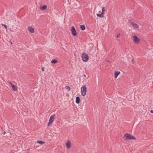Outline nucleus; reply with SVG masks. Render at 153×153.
<instances>
[{
	"mask_svg": "<svg viewBox=\"0 0 153 153\" xmlns=\"http://www.w3.org/2000/svg\"><path fill=\"white\" fill-rule=\"evenodd\" d=\"M81 57L83 61L85 62H87L88 61L89 56L88 54L85 53H82Z\"/></svg>",
	"mask_w": 153,
	"mask_h": 153,
	"instance_id": "1",
	"label": "nucleus"
},
{
	"mask_svg": "<svg viewBox=\"0 0 153 153\" xmlns=\"http://www.w3.org/2000/svg\"><path fill=\"white\" fill-rule=\"evenodd\" d=\"M126 140H135L136 138L130 134L126 133L124 135Z\"/></svg>",
	"mask_w": 153,
	"mask_h": 153,
	"instance_id": "2",
	"label": "nucleus"
},
{
	"mask_svg": "<svg viewBox=\"0 0 153 153\" xmlns=\"http://www.w3.org/2000/svg\"><path fill=\"white\" fill-rule=\"evenodd\" d=\"M81 94L83 96H85L87 92V88L85 86L83 85L81 88Z\"/></svg>",
	"mask_w": 153,
	"mask_h": 153,
	"instance_id": "3",
	"label": "nucleus"
},
{
	"mask_svg": "<svg viewBox=\"0 0 153 153\" xmlns=\"http://www.w3.org/2000/svg\"><path fill=\"white\" fill-rule=\"evenodd\" d=\"M71 33L73 36H75L77 35V33L76 30L74 26H72L71 27Z\"/></svg>",
	"mask_w": 153,
	"mask_h": 153,
	"instance_id": "4",
	"label": "nucleus"
},
{
	"mask_svg": "<svg viewBox=\"0 0 153 153\" xmlns=\"http://www.w3.org/2000/svg\"><path fill=\"white\" fill-rule=\"evenodd\" d=\"M133 38L134 39V42L138 44L139 43L140 41V39H139L137 36L136 35H134L133 36Z\"/></svg>",
	"mask_w": 153,
	"mask_h": 153,
	"instance_id": "5",
	"label": "nucleus"
},
{
	"mask_svg": "<svg viewBox=\"0 0 153 153\" xmlns=\"http://www.w3.org/2000/svg\"><path fill=\"white\" fill-rule=\"evenodd\" d=\"M55 114H53V115H52L50 118L49 121L51 123H52L54 120V118L55 117Z\"/></svg>",
	"mask_w": 153,
	"mask_h": 153,
	"instance_id": "6",
	"label": "nucleus"
},
{
	"mask_svg": "<svg viewBox=\"0 0 153 153\" xmlns=\"http://www.w3.org/2000/svg\"><path fill=\"white\" fill-rule=\"evenodd\" d=\"M66 144L67 149H69L71 146V142L69 140H68Z\"/></svg>",
	"mask_w": 153,
	"mask_h": 153,
	"instance_id": "7",
	"label": "nucleus"
},
{
	"mask_svg": "<svg viewBox=\"0 0 153 153\" xmlns=\"http://www.w3.org/2000/svg\"><path fill=\"white\" fill-rule=\"evenodd\" d=\"M131 24L134 28H137L139 27L138 25L137 24L135 23L134 22H132L131 23Z\"/></svg>",
	"mask_w": 153,
	"mask_h": 153,
	"instance_id": "8",
	"label": "nucleus"
},
{
	"mask_svg": "<svg viewBox=\"0 0 153 153\" xmlns=\"http://www.w3.org/2000/svg\"><path fill=\"white\" fill-rule=\"evenodd\" d=\"M12 88L13 90V91H16L18 90L17 86L14 84L12 85Z\"/></svg>",
	"mask_w": 153,
	"mask_h": 153,
	"instance_id": "9",
	"label": "nucleus"
},
{
	"mask_svg": "<svg viewBox=\"0 0 153 153\" xmlns=\"http://www.w3.org/2000/svg\"><path fill=\"white\" fill-rule=\"evenodd\" d=\"M40 9L42 10H46L47 8V6L46 5L42 6L40 7Z\"/></svg>",
	"mask_w": 153,
	"mask_h": 153,
	"instance_id": "10",
	"label": "nucleus"
},
{
	"mask_svg": "<svg viewBox=\"0 0 153 153\" xmlns=\"http://www.w3.org/2000/svg\"><path fill=\"white\" fill-rule=\"evenodd\" d=\"M120 74V72L119 71H116L114 72L115 78H116L119 74Z\"/></svg>",
	"mask_w": 153,
	"mask_h": 153,
	"instance_id": "11",
	"label": "nucleus"
},
{
	"mask_svg": "<svg viewBox=\"0 0 153 153\" xmlns=\"http://www.w3.org/2000/svg\"><path fill=\"white\" fill-rule=\"evenodd\" d=\"M28 30L31 33H33L34 32V29L31 27H28Z\"/></svg>",
	"mask_w": 153,
	"mask_h": 153,
	"instance_id": "12",
	"label": "nucleus"
},
{
	"mask_svg": "<svg viewBox=\"0 0 153 153\" xmlns=\"http://www.w3.org/2000/svg\"><path fill=\"white\" fill-rule=\"evenodd\" d=\"M76 102L77 104H79L80 103V98L79 97H76Z\"/></svg>",
	"mask_w": 153,
	"mask_h": 153,
	"instance_id": "13",
	"label": "nucleus"
},
{
	"mask_svg": "<svg viewBox=\"0 0 153 153\" xmlns=\"http://www.w3.org/2000/svg\"><path fill=\"white\" fill-rule=\"evenodd\" d=\"M80 27L81 29L82 30H84L85 29V27L84 25H81Z\"/></svg>",
	"mask_w": 153,
	"mask_h": 153,
	"instance_id": "14",
	"label": "nucleus"
},
{
	"mask_svg": "<svg viewBox=\"0 0 153 153\" xmlns=\"http://www.w3.org/2000/svg\"><path fill=\"white\" fill-rule=\"evenodd\" d=\"M37 143H38L40 144L41 145H42L45 143V142L44 141L40 140H38L37 141Z\"/></svg>",
	"mask_w": 153,
	"mask_h": 153,
	"instance_id": "15",
	"label": "nucleus"
},
{
	"mask_svg": "<svg viewBox=\"0 0 153 153\" xmlns=\"http://www.w3.org/2000/svg\"><path fill=\"white\" fill-rule=\"evenodd\" d=\"M51 62L52 63L55 64L57 62V60L56 59H54L52 60Z\"/></svg>",
	"mask_w": 153,
	"mask_h": 153,
	"instance_id": "16",
	"label": "nucleus"
},
{
	"mask_svg": "<svg viewBox=\"0 0 153 153\" xmlns=\"http://www.w3.org/2000/svg\"><path fill=\"white\" fill-rule=\"evenodd\" d=\"M97 16L98 17H99L100 18L103 17V15L101 13L100 14H97Z\"/></svg>",
	"mask_w": 153,
	"mask_h": 153,
	"instance_id": "17",
	"label": "nucleus"
},
{
	"mask_svg": "<svg viewBox=\"0 0 153 153\" xmlns=\"http://www.w3.org/2000/svg\"><path fill=\"white\" fill-rule=\"evenodd\" d=\"M105 7H102V11L101 13L103 15L104 14V12L105 11Z\"/></svg>",
	"mask_w": 153,
	"mask_h": 153,
	"instance_id": "18",
	"label": "nucleus"
},
{
	"mask_svg": "<svg viewBox=\"0 0 153 153\" xmlns=\"http://www.w3.org/2000/svg\"><path fill=\"white\" fill-rule=\"evenodd\" d=\"M1 25L2 26H4V27H5V29H7V25H4V24H1Z\"/></svg>",
	"mask_w": 153,
	"mask_h": 153,
	"instance_id": "19",
	"label": "nucleus"
},
{
	"mask_svg": "<svg viewBox=\"0 0 153 153\" xmlns=\"http://www.w3.org/2000/svg\"><path fill=\"white\" fill-rule=\"evenodd\" d=\"M66 89H69V90H70V88L69 86H67L66 87Z\"/></svg>",
	"mask_w": 153,
	"mask_h": 153,
	"instance_id": "20",
	"label": "nucleus"
},
{
	"mask_svg": "<svg viewBox=\"0 0 153 153\" xmlns=\"http://www.w3.org/2000/svg\"><path fill=\"white\" fill-rule=\"evenodd\" d=\"M8 82L10 84V85H11V86H12V85H13V84L11 82H10V81H8Z\"/></svg>",
	"mask_w": 153,
	"mask_h": 153,
	"instance_id": "21",
	"label": "nucleus"
},
{
	"mask_svg": "<svg viewBox=\"0 0 153 153\" xmlns=\"http://www.w3.org/2000/svg\"><path fill=\"white\" fill-rule=\"evenodd\" d=\"M52 123H51V122H50L48 121V126H49L50 125V124Z\"/></svg>",
	"mask_w": 153,
	"mask_h": 153,
	"instance_id": "22",
	"label": "nucleus"
},
{
	"mask_svg": "<svg viewBox=\"0 0 153 153\" xmlns=\"http://www.w3.org/2000/svg\"><path fill=\"white\" fill-rule=\"evenodd\" d=\"M120 33H119L118 34L117 36H116V37L117 38H118L120 36Z\"/></svg>",
	"mask_w": 153,
	"mask_h": 153,
	"instance_id": "23",
	"label": "nucleus"
},
{
	"mask_svg": "<svg viewBox=\"0 0 153 153\" xmlns=\"http://www.w3.org/2000/svg\"><path fill=\"white\" fill-rule=\"evenodd\" d=\"M6 133V132L5 131L2 132V134H4Z\"/></svg>",
	"mask_w": 153,
	"mask_h": 153,
	"instance_id": "24",
	"label": "nucleus"
},
{
	"mask_svg": "<svg viewBox=\"0 0 153 153\" xmlns=\"http://www.w3.org/2000/svg\"><path fill=\"white\" fill-rule=\"evenodd\" d=\"M42 71H44V68H42Z\"/></svg>",
	"mask_w": 153,
	"mask_h": 153,
	"instance_id": "25",
	"label": "nucleus"
},
{
	"mask_svg": "<svg viewBox=\"0 0 153 153\" xmlns=\"http://www.w3.org/2000/svg\"><path fill=\"white\" fill-rule=\"evenodd\" d=\"M150 112L151 113H153V110H151Z\"/></svg>",
	"mask_w": 153,
	"mask_h": 153,
	"instance_id": "26",
	"label": "nucleus"
},
{
	"mask_svg": "<svg viewBox=\"0 0 153 153\" xmlns=\"http://www.w3.org/2000/svg\"><path fill=\"white\" fill-rule=\"evenodd\" d=\"M83 76H84V77H86V75H85V74H84V75H83Z\"/></svg>",
	"mask_w": 153,
	"mask_h": 153,
	"instance_id": "27",
	"label": "nucleus"
},
{
	"mask_svg": "<svg viewBox=\"0 0 153 153\" xmlns=\"http://www.w3.org/2000/svg\"><path fill=\"white\" fill-rule=\"evenodd\" d=\"M10 43H11V44H12L13 43L12 42H10Z\"/></svg>",
	"mask_w": 153,
	"mask_h": 153,
	"instance_id": "28",
	"label": "nucleus"
}]
</instances>
